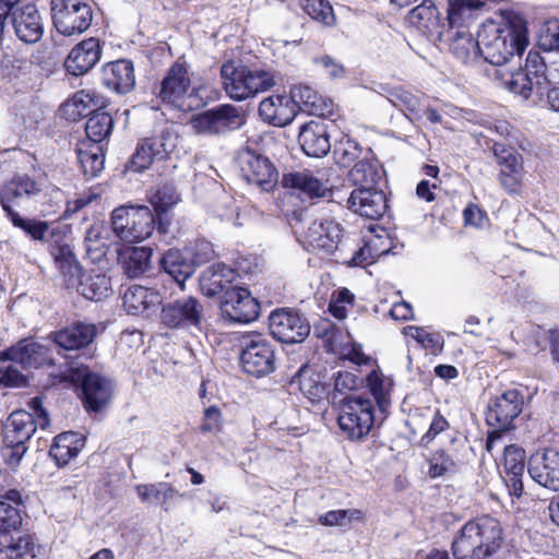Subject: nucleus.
Segmentation results:
<instances>
[{
	"label": "nucleus",
	"instance_id": "1",
	"mask_svg": "<svg viewBox=\"0 0 559 559\" xmlns=\"http://www.w3.org/2000/svg\"><path fill=\"white\" fill-rule=\"evenodd\" d=\"M527 44L525 23L515 14L502 16L499 21H486L478 32L479 53L497 67L521 61Z\"/></svg>",
	"mask_w": 559,
	"mask_h": 559
},
{
	"label": "nucleus",
	"instance_id": "2",
	"mask_svg": "<svg viewBox=\"0 0 559 559\" xmlns=\"http://www.w3.org/2000/svg\"><path fill=\"white\" fill-rule=\"evenodd\" d=\"M503 544L500 522L484 515L466 522L452 543L455 559H488L497 554Z\"/></svg>",
	"mask_w": 559,
	"mask_h": 559
},
{
	"label": "nucleus",
	"instance_id": "3",
	"mask_svg": "<svg viewBox=\"0 0 559 559\" xmlns=\"http://www.w3.org/2000/svg\"><path fill=\"white\" fill-rule=\"evenodd\" d=\"M32 413L24 409L14 411L3 423V456L10 465H17L27 451L25 443L31 439L37 428L45 429L49 426L48 413L39 397H34L28 403Z\"/></svg>",
	"mask_w": 559,
	"mask_h": 559
},
{
	"label": "nucleus",
	"instance_id": "4",
	"mask_svg": "<svg viewBox=\"0 0 559 559\" xmlns=\"http://www.w3.org/2000/svg\"><path fill=\"white\" fill-rule=\"evenodd\" d=\"M212 88L209 84H192L188 67L180 59L171 64L160 82L157 97L181 111H192L207 104Z\"/></svg>",
	"mask_w": 559,
	"mask_h": 559
},
{
	"label": "nucleus",
	"instance_id": "5",
	"mask_svg": "<svg viewBox=\"0 0 559 559\" xmlns=\"http://www.w3.org/2000/svg\"><path fill=\"white\" fill-rule=\"evenodd\" d=\"M51 255L67 288L76 289L88 300H102L111 292L110 278L102 273L82 274V266L69 245H56Z\"/></svg>",
	"mask_w": 559,
	"mask_h": 559
},
{
	"label": "nucleus",
	"instance_id": "6",
	"mask_svg": "<svg viewBox=\"0 0 559 559\" xmlns=\"http://www.w3.org/2000/svg\"><path fill=\"white\" fill-rule=\"evenodd\" d=\"M0 500V559L16 557L19 551L36 545L32 537L20 532L22 515L19 507L23 503L22 495L16 489H10Z\"/></svg>",
	"mask_w": 559,
	"mask_h": 559
},
{
	"label": "nucleus",
	"instance_id": "7",
	"mask_svg": "<svg viewBox=\"0 0 559 559\" xmlns=\"http://www.w3.org/2000/svg\"><path fill=\"white\" fill-rule=\"evenodd\" d=\"M545 68L539 53L530 51L524 69H497L495 78L510 92L528 99L534 92L542 95L546 90Z\"/></svg>",
	"mask_w": 559,
	"mask_h": 559
},
{
	"label": "nucleus",
	"instance_id": "8",
	"mask_svg": "<svg viewBox=\"0 0 559 559\" xmlns=\"http://www.w3.org/2000/svg\"><path fill=\"white\" fill-rule=\"evenodd\" d=\"M221 75L227 95L235 100H245L270 90L274 84L271 72L261 69L235 67L233 62L222 66Z\"/></svg>",
	"mask_w": 559,
	"mask_h": 559
},
{
	"label": "nucleus",
	"instance_id": "9",
	"mask_svg": "<svg viewBox=\"0 0 559 559\" xmlns=\"http://www.w3.org/2000/svg\"><path fill=\"white\" fill-rule=\"evenodd\" d=\"M373 412V404L369 399L361 395L345 397L337 416L340 429L350 440H362L374 425Z\"/></svg>",
	"mask_w": 559,
	"mask_h": 559
},
{
	"label": "nucleus",
	"instance_id": "10",
	"mask_svg": "<svg viewBox=\"0 0 559 559\" xmlns=\"http://www.w3.org/2000/svg\"><path fill=\"white\" fill-rule=\"evenodd\" d=\"M111 227L123 241H143L155 228V216L147 206H119L111 213Z\"/></svg>",
	"mask_w": 559,
	"mask_h": 559
},
{
	"label": "nucleus",
	"instance_id": "11",
	"mask_svg": "<svg viewBox=\"0 0 559 559\" xmlns=\"http://www.w3.org/2000/svg\"><path fill=\"white\" fill-rule=\"evenodd\" d=\"M522 407L523 396L515 389L507 390L490 401L486 421L495 429L488 433L486 439V450L488 452L492 451L496 442L502 437V432L511 427L513 420L521 414Z\"/></svg>",
	"mask_w": 559,
	"mask_h": 559
},
{
	"label": "nucleus",
	"instance_id": "12",
	"mask_svg": "<svg viewBox=\"0 0 559 559\" xmlns=\"http://www.w3.org/2000/svg\"><path fill=\"white\" fill-rule=\"evenodd\" d=\"M64 380L81 384L83 405L87 412L98 413L111 401L114 392L111 381L99 373L91 372L86 366L71 367Z\"/></svg>",
	"mask_w": 559,
	"mask_h": 559
},
{
	"label": "nucleus",
	"instance_id": "13",
	"mask_svg": "<svg viewBox=\"0 0 559 559\" xmlns=\"http://www.w3.org/2000/svg\"><path fill=\"white\" fill-rule=\"evenodd\" d=\"M51 14L57 32L63 36L84 33L93 21L92 8L83 0H52Z\"/></svg>",
	"mask_w": 559,
	"mask_h": 559
},
{
	"label": "nucleus",
	"instance_id": "14",
	"mask_svg": "<svg viewBox=\"0 0 559 559\" xmlns=\"http://www.w3.org/2000/svg\"><path fill=\"white\" fill-rule=\"evenodd\" d=\"M178 135L165 129L159 134L141 140L130 160V168L143 171L155 162L165 160L176 148Z\"/></svg>",
	"mask_w": 559,
	"mask_h": 559
},
{
	"label": "nucleus",
	"instance_id": "15",
	"mask_svg": "<svg viewBox=\"0 0 559 559\" xmlns=\"http://www.w3.org/2000/svg\"><path fill=\"white\" fill-rule=\"evenodd\" d=\"M190 123L199 134H218L240 128L243 115L241 109L225 104L193 117Z\"/></svg>",
	"mask_w": 559,
	"mask_h": 559
},
{
	"label": "nucleus",
	"instance_id": "16",
	"mask_svg": "<svg viewBox=\"0 0 559 559\" xmlns=\"http://www.w3.org/2000/svg\"><path fill=\"white\" fill-rule=\"evenodd\" d=\"M238 162L241 175L249 183L266 192L276 186L278 173L267 157L250 148H243L238 154Z\"/></svg>",
	"mask_w": 559,
	"mask_h": 559
},
{
	"label": "nucleus",
	"instance_id": "17",
	"mask_svg": "<svg viewBox=\"0 0 559 559\" xmlns=\"http://www.w3.org/2000/svg\"><path fill=\"white\" fill-rule=\"evenodd\" d=\"M240 361L245 372L255 377L265 376L275 369L274 349L262 335H250L243 343Z\"/></svg>",
	"mask_w": 559,
	"mask_h": 559
},
{
	"label": "nucleus",
	"instance_id": "18",
	"mask_svg": "<svg viewBox=\"0 0 559 559\" xmlns=\"http://www.w3.org/2000/svg\"><path fill=\"white\" fill-rule=\"evenodd\" d=\"M269 329L274 338L282 343H301L310 333L308 321L297 311L276 309L269 317Z\"/></svg>",
	"mask_w": 559,
	"mask_h": 559
},
{
	"label": "nucleus",
	"instance_id": "19",
	"mask_svg": "<svg viewBox=\"0 0 559 559\" xmlns=\"http://www.w3.org/2000/svg\"><path fill=\"white\" fill-rule=\"evenodd\" d=\"M203 306L191 296L174 300L162 309V320L165 325L173 329L201 330Z\"/></svg>",
	"mask_w": 559,
	"mask_h": 559
},
{
	"label": "nucleus",
	"instance_id": "20",
	"mask_svg": "<svg viewBox=\"0 0 559 559\" xmlns=\"http://www.w3.org/2000/svg\"><path fill=\"white\" fill-rule=\"evenodd\" d=\"M493 154L499 166L498 179L500 186L509 194L520 193L524 179L522 155L515 148L499 143H495Z\"/></svg>",
	"mask_w": 559,
	"mask_h": 559
},
{
	"label": "nucleus",
	"instance_id": "21",
	"mask_svg": "<svg viewBox=\"0 0 559 559\" xmlns=\"http://www.w3.org/2000/svg\"><path fill=\"white\" fill-rule=\"evenodd\" d=\"M342 238V228L333 219H316L311 222L304 234V245L321 255L335 251Z\"/></svg>",
	"mask_w": 559,
	"mask_h": 559
},
{
	"label": "nucleus",
	"instance_id": "22",
	"mask_svg": "<svg viewBox=\"0 0 559 559\" xmlns=\"http://www.w3.org/2000/svg\"><path fill=\"white\" fill-rule=\"evenodd\" d=\"M222 310L235 322L249 323L258 319L260 305L247 288L230 286L224 294Z\"/></svg>",
	"mask_w": 559,
	"mask_h": 559
},
{
	"label": "nucleus",
	"instance_id": "23",
	"mask_svg": "<svg viewBox=\"0 0 559 559\" xmlns=\"http://www.w3.org/2000/svg\"><path fill=\"white\" fill-rule=\"evenodd\" d=\"M528 474L540 486L559 490V450L547 448L535 452L528 460Z\"/></svg>",
	"mask_w": 559,
	"mask_h": 559
},
{
	"label": "nucleus",
	"instance_id": "24",
	"mask_svg": "<svg viewBox=\"0 0 559 559\" xmlns=\"http://www.w3.org/2000/svg\"><path fill=\"white\" fill-rule=\"evenodd\" d=\"M11 25L17 38L26 44L37 43L44 34L41 16L32 2L13 7Z\"/></svg>",
	"mask_w": 559,
	"mask_h": 559
},
{
	"label": "nucleus",
	"instance_id": "25",
	"mask_svg": "<svg viewBox=\"0 0 559 559\" xmlns=\"http://www.w3.org/2000/svg\"><path fill=\"white\" fill-rule=\"evenodd\" d=\"M0 361H14L23 367L38 368L52 364L50 349L35 341L24 340L15 346L0 352Z\"/></svg>",
	"mask_w": 559,
	"mask_h": 559
},
{
	"label": "nucleus",
	"instance_id": "26",
	"mask_svg": "<svg viewBox=\"0 0 559 559\" xmlns=\"http://www.w3.org/2000/svg\"><path fill=\"white\" fill-rule=\"evenodd\" d=\"M407 20L424 35L435 40H443L445 24L441 22L440 12L432 0H423L408 12Z\"/></svg>",
	"mask_w": 559,
	"mask_h": 559
},
{
	"label": "nucleus",
	"instance_id": "27",
	"mask_svg": "<svg viewBox=\"0 0 559 559\" xmlns=\"http://www.w3.org/2000/svg\"><path fill=\"white\" fill-rule=\"evenodd\" d=\"M102 56L100 43L91 37L75 45L64 61L68 73L79 76L87 73L99 61Z\"/></svg>",
	"mask_w": 559,
	"mask_h": 559
},
{
	"label": "nucleus",
	"instance_id": "28",
	"mask_svg": "<svg viewBox=\"0 0 559 559\" xmlns=\"http://www.w3.org/2000/svg\"><path fill=\"white\" fill-rule=\"evenodd\" d=\"M97 332L95 324L78 321L51 333L50 337L59 347L67 350H76L92 344Z\"/></svg>",
	"mask_w": 559,
	"mask_h": 559
},
{
	"label": "nucleus",
	"instance_id": "29",
	"mask_svg": "<svg viewBox=\"0 0 559 559\" xmlns=\"http://www.w3.org/2000/svg\"><path fill=\"white\" fill-rule=\"evenodd\" d=\"M259 115L269 124L285 127L296 116V104L288 95H271L260 103Z\"/></svg>",
	"mask_w": 559,
	"mask_h": 559
},
{
	"label": "nucleus",
	"instance_id": "30",
	"mask_svg": "<svg viewBox=\"0 0 559 559\" xmlns=\"http://www.w3.org/2000/svg\"><path fill=\"white\" fill-rule=\"evenodd\" d=\"M349 209L370 219L380 218L386 210L383 191L374 189H355L348 199Z\"/></svg>",
	"mask_w": 559,
	"mask_h": 559
},
{
	"label": "nucleus",
	"instance_id": "31",
	"mask_svg": "<svg viewBox=\"0 0 559 559\" xmlns=\"http://www.w3.org/2000/svg\"><path fill=\"white\" fill-rule=\"evenodd\" d=\"M298 138L302 151L308 156L322 157L331 150L328 126L321 119L305 123Z\"/></svg>",
	"mask_w": 559,
	"mask_h": 559
},
{
	"label": "nucleus",
	"instance_id": "32",
	"mask_svg": "<svg viewBox=\"0 0 559 559\" xmlns=\"http://www.w3.org/2000/svg\"><path fill=\"white\" fill-rule=\"evenodd\" d=\"M41 192V183L28 175H20L4 185L0 192V204L5 212H13V205L26 198L33 199Z\"/></svg>",
	"mask_w": 559,
	"mask_h": 559
},
{
	"label": "nucleus",
	"instance_id": "33",
	"mask_svg": "<svg viewBox=\"0 0 559 559\" xmlns=\"http://www.w3.org/2000/svg\"><path fill=\"white\" fill-rule=\"evenodd\" d=\"M103 83L118 94H126L135 85L134 67L130 60L119 59L103 67Z\"/></svg>",
	"mask_w": 559,
	"mask_h": 559
},
{
	"label": "nucleus",
	"instance_id": "34",
	"mask_svg": "<svg viewBox=\"0 0 559 559\" xmlns=\"http://www.w3.org/2000/svg\"><path fill=\"white\" fill-rule=\"evenodd\" d=\"M503 466L504 481L510 493L520 497L523 493L522 477L525 471V451L515 444L507 445L503 452Z\"/></svg>",
	"mask_w": 559,
	"mask_h": 559
},
{
	"label": "nucleus",
	"instance_id": "35",
	"mask_svg": "<svg viewBox=\"0 0 559 559\" xmlns=\"http://www.w3.org/2000/svg\"><path fill=\"white\" fill-rule=\"evenodd\" d=\"M236 271L225 263H214L206 267L200 276V287L207 297H214L230 289L236 280Z\"/></svg>",
	"mask_w": 559,
	"mask_h": 559
},
{
	"label": "nucleus",
	"instance_id": "36",
	"mask_svg": "<svg viewBox=\"0 0 559 559\" xmlns=\"http://www.w3.org/2000/svg\"><path fill=\"white\" fill-rule=\"evenodd\" d=\"M298 108L318 117H326L333 114L334 105L331 100L324 99L312 87L308 85H296L290 88L288 95Z\"/></svg>",
	"mask_w": 559,
	"mask_h": 559
},
{
	"label": "nucleus",
	"instance_id": "37",
	"mask_svg": "<svg viewBox=\"0 0 559 559\" xmlns=\"http://www.w3.org/2000/svg\"><path fill=\"white\" fill-rule=\"evenodd\" d=\"M163 270L180 286L194 273V262L189 250L169 249L160 259Z\"/></svg>",
	"mask_w": 559,
	"mask_h": 559
},
{
	"label": "nucleus",
	"instance_id": "38",
	"mask_svg": "<svg viewBox=\"0 0 559 559\" xmlns=\"http://www.w3.org/2000/svg\"><path fill=\"white\" fill-rule=\"evenodd\" d=\"M282 183L284 187L292 188L298 191L300 195L309 199L323 198L330 190L322 178L314 176L309 170L288 173L284 175Z\"/></svg>",
	"mask_w": 559,
	"mask_h": 559
},
{
	"label": "nucleus",
	"instance_id": "39",
	"mask_svg": "<svg viewBox=\"0 0 559 559\" xmlns=\"http://www.w3.org/2000/svg\"><path fill=\"white\" fill-rule=\"evenodd\" d=\"M484 5L481 0H448L445 29L467 28Z\"/></svg>",
	"mask_w": 559,
	"mask_h": 559
},
{
	"label": "nucleus",
	"instance_id": "40",
	"mask_svg": "<svg viewBox=\"0 0 559 559\" xmlns=\"http://www.w3.org/2000/svg\"><path fill=\"white\" fill-rule=\"evenodd\" d=\"M84 447L82 435L74 431H67L55 437L49 455L59 466L67 465L74 459Z\"/></svg>",
	"mask_w": 559,
	"mask_h": 559
},
{
	"label": "nucleus",
	"instance_id": "41",
	"mask_svg": "<svg viewBox=\"0 0 559 559\" xmlns=\"http://www.w3.org/2000/svg\"><path fill=\"white\" fill-rule=\"evenodd\" d=\"M159 302V295L155 290L140 285L129 287L123 294V307L128 313L134 316L144 314Z\"/></svg>",
	"mask_w": 559,
	"mask_h": 559
},
{
	"label": "nucleus",
	"instance_id": "42",
	"mask_svg": "<svg viewBox=\"0 0 559 559\" xmlns=\"http://www.w3.org/2000/svg\"><path fill=\"white\" fill-rule=\"evenodd\" d=\"M441 43H447L451 52L463 62L479 53L478 38L475 40L467 28L445 29V36Z\"/></svg>",
	"mask_w": 559,
	"mask_h": 559
},
{
	"label": "nucleus",
	"instance_id": "43",
	"mask_svg": "<svg viewBox=\"0 0 559 559\" xmlns=\"http://www.w3.org/2000/svg\"><path fill=\"white\" fill-rule=\"evenodd\" d=\"M151 257L147 247H130L120 253L119 262L128 277L135 278L148 270Z\"/></svg>",
	"mask_w": 559,
	"mask_h": 559
},
{
	"label": "nucleus",
	"instance_id": "44",
	"mask_svg": "<svg viewBox=\"0 0 559 559\" xmlns=\"http://www.w3.org/2000/svg\"><path fill=\"white\" fill-rule=\"evenodd\" d=\"M383 170L378 162L360 160L349 170V180L357 189H374L376 185L381 180Z\"/></svg>",
	"mask_w": 559,
	"mask_h": 559
},
{
	"label": "nucleus",
	"instance_id": "45",
	"mask_svg": "<svg viewBox=\"0 0 559 559\" xmlns=\"http://www.w3.org/2000/svg\"><path fill=\"white\" fill-rule=\"evenodd\" d=\"M367 386L374 397L381 412H385L390 405V395L393 386L391 378L379 370H372L367 377Z\"/></svg>",
	"mask_w": 559,
	"mask_h": 559
},
{
	"label": "nucleus",
	"instance_id": "46",
	"mask_svg": "<svg viewBox=\"0 0 559 559\" xmlns=\"http://www.w3.org/2000/svg\"><path fill=\"white\" fill-rule=\"evenodd\" d=\"M114 119L108 112L95 110L86 121L85 131L91 141L99 143L110 135Z\"/></svg>",
	"mask_w": 559,
	"mask_h": 559
},
{
	"label": "nucleus",
	"instance_id": "47",
	"mask_svg": "<svg viewBox=\"0 0 559 559\" xmlns=\"http://www.w3.org/2000/svg\"><path fill=\"white\" fill-rule=\"evenodd\" d=\"M140 500L151 504H166L175 495V489L168 483L143 484L135 487Z\"/></svg>",
	"mask_w": 559,
	"mask_h": 559
},
{
	"label": "nucleus",
	"instance_id": "48",
	"mask_svg": "<svg viewBox=\"0 0 559 559\" xmlns=\"http://www.w3.org/2000/svg\"><path fill=\"white\" fill-rule=\"evenodd\" d=\"M78 158L86 177H96L104 169L105 158L102 147L98 145L85 150L80 148Z\"/></svg>",
	"mask_w": 559,
	"mask_h": 559
},
{
	"label": "nucleus",
	"instance_id": "49",
	"mask_svg": "<svg viewBox=\"0 0 559 559\" xmlns=\"http://www.w3.org/2000/svg\"><path fill=\"white\" fill-rule=\"evenodd\" d=\"M7 214L12 224L25 231L33 240L40 242L45 241L46 234L49 229V224L47 222L35 218H24L15 211L7 212Z\"/></svg>",
	"mask_w": 559,
	"mask_h": 559
},
{
	"label": "nucleus",
	"instance_id": "50",
	"mask_svg": "<svg viewBox=\"0 0 559 559\" xmlns=\"http://www.w3.org/2000/svg\"><path fill=\"white\" fill-rule=\"evenodd\" d=\"M393 106L403 111L411 121H419L423 118V109L419 98L407 91L392 94L390 98Z\"/></svg>",
	"mask_w": 559,
	"mask_h": 559
},
{
	"label": "nucleus",
	"instance_id": "51",
	"mask_svg": "<svg viewBox=\"0 0 559 559\" xmlns=\"http://www.w3.org/2000/svg\"><path fill=\"white\" fill-rule=\"evenodd\" d=\"M457 462H460V459L457 456L453 457L444 450H437L433 453H431L428 460V474L431 478H438L449 473H453L455 472Z\"/></svg>",
	"mask_w": 559,
	"mask_h": 559
},
{
	"label": "nucleus",
	"instance_id": "52",
	"mask_svg": "<svg viewBox=\"0 0 559 559\" xmlns=\"http://www.w3.org/2000/svg\"><path fill=\"white\" fill-rule=\"evenodd\" d=\"M305 12L314 21L325 25L334 26L336 17L333 8L329 1L325 0H305Z\"/></svg>",
	"mask_w": 559,
	"mask_h": 559
},
{
	"label": "nucleus",
	"instance_id": "53",
	"mask_svg": "<svg viewBox=\"0 0 559 559\" xmlns=\"http://www.w3.org/2000/svg\"><path fill=\"white\" fill-rule=\"evenodd\" d=\"M179 201V194L170 183L158 186L150 198V202L157 212L162 214L171 209Z\"/></svg>",
	"mask_w": 559,
	"mask_h": 559
},
{
	"label": "nucleus",
	"instance_id": "54",
	"mask_svg": "<svg viewBox=\"0 0 559 559\" xmlns=\"http://www.w3.org/2000/svg\"><path fill=\"white\" fill-rule=\"evenodd\" d=\"M93 96L90 92H76L71 99L63 104V111L71 119L75 120L79 117L88 116Z\"/></svg>",
	"mask_w": 559,
	"mask_h": 559
},
{
	"label": "nucleus",
	"instance_id": "55",
	"mask_svg": "<svg viewBox=\"0 0 559 559\" xmlns=\"http://www.w3.org/2000/svg\"><path fill=\"white\" fill-rule=\"evenodd\" d=\"M360 519L361 512L357 509L333 510L321 515L319 522L325 526H345Z\"/></svg>",
	"mask_w": 559,
	"mask_h": 559
},
{
	"label": "nucleus",
	"instance_id": "56",
	"mask_svg": "<svg viewBox=\"0 0 559 559\" xmlns=\"http://www.w3.org/2000/svg\"><path fill=\"white\" fill-rule=\"evenodd\" d=\"M300 391L311 402H319L328 394V386L312 377H301Z\"/></svg>",
	"mask_w": 559,
	"mask_h": 559
},
{
	"label": "nucleus",
	"instance_id": "57",
	"mask_svg": "<svg viewBox=\"0 0 559 559\" xmlns=\"http://www.w3.org/2000/svg\"><path fill=\"white\" fill-rule=\"evenodd\" d=\"M100 194V190L98 188H94L79 195L76 199L68 201L63 217L69 218L71 215L78 213L83 207L98 200Z\"/></svg>",
	"mask_w": 559,
	"mask_h": 559
},
{
	"label": "nucleus",
	"instance_id": "58",
	"mask_svg": "<svg viewBox=\"0 0 559 559\" xmlns=\"http://www.w3.org/2000/svg\"><path fill=\"white\" fill-rule=\"evenodd\" d=\"M313 63L318 68L324 70L325 74L331 79H341L345 76V67L332 56H318L313 58Z\"/></svg>",
	"mask_w": 559,
	"mask_h": 559
},
{
	"label": "nucleus",
	"instance_id": "59",
	"mask_svg": "<svg viewBox=\"0 0 559 559\" xmlns=\"http://www.w3.org/2000/svg\"><path fill=\"white\" fill-rule=\"evenodd\" d=\"M376 243L373 240L365 243L364 247L359 248L350 260V264L354 266H362L365 264H370L374 260V258L384 254L388 252L386 249L377 250Z\"/></svg>",
	"mask_w": 559,
	"mask_h": 559
},
{
	"label": "nucleus",
	"instance_id": "60",
	"mask_svg": "<svg viewBox=\"0 0 559 559\" xmlns=\"http://www.w3.org/2000/svg\"><path fill=\"white\" fill-rule=\"evenodd\" d=\"M185 250L190 251L194 267L209 262L215 254L212 243L206 240H198L193 246L186 247Z\"/></svg>",
	"mask_w": 559,
	"mask_h": 559
},
{
	"label": "nucleus",
	"instance_id": "61",
	"mask_svg": "<svg viewBox=\"0 0 559 559\" xmlns=\"http://www.w3.org/2000/svg\"><path fill=\"white\" fill-rule=\"evenodd\" d=\"M223 419L221 411L216 406H211L204 411L203 420L200 425L202 433L216 435L222 430Z\"/></svg>",
	"mask_w": 559,
	"mask_h": 559
},
{
	"label": "nucleus",
	"instance_id": "62",
	"mask_svg": "<svg viewBox=\"0 0 559 559\" xmlns=\"http://www.w3.org/2000/svg\"><path fill=\"white\" fill-rule=\"evenodd\" d=\"M540 44L546 50L559 51V20L552 19L546 23L545 31L540 36Z\"/></svg>",
	"mask_w": 559,
	"mask_h": 559
},
{
	"label": "nucleus",
	"instance_id": "63",
	"mask_svg": "<svg viewBox=\"0 0 559 559\" xmlns=\"http://www.w3.org/2000/svg\"><path fill=\"white\" fill-rule=\"evenodd\" d=\"M14 361L0 366V382L7 386H22L25 383V377L14 366Z\"/></svg>",
	"mask_w": 559,
	"mask_h": 559
},
{
	"label": "nucleus",
	"instance_id": "64",
	"mask_svg": "<svg viewBox=\"0 0 559 559\" xmlns=\"http://www.w3.org/2000/svg\"><path fill=\"white\" fill-rule=\"evenodd\" d=\"M448 428L449 421L444 416L437 412L430 423L428 431L420 439L421 445H428L439 433L443 432Z\"/></svg>",
	"mask_w": 559,
	"mask_h": 559
}]
</instances>
